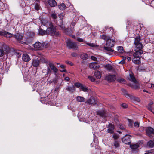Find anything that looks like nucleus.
Segmentation results:
<instances>
[{
  "label": "nucleus",
  "instance_id": "obj_49",
  "mask_svg": "<svg viewBox=\"0 0 154 154\" xmlns=\"http://www.w3.org/2000/svg\"><path fill=\"white\" fill-rule=\"evenodd\" d=\"M66 62L67 64H69L71 66H72L73 65V64L70 61H66Z\"/></svg>",
  "mask_w": 154,
  "mask_h": 154
},
{
  "label": "nucleus",
  "instance_id": "obj_25",
  "mask_svg": "<svg viewBox=\"0 0 154 154\" xmlns=\"http://www.w3.org/2000/svg\"><path fill=\"white\" fill-rule=\"evenodd\" d=\"M104 67L107 70L109 71H112L113 68L112 66L110 64H107L104 66Z\"/></svg>",
  "mask_w": 154,
  "mask_h": 154
},
{
  "label": "nucleus",
  "instance_id": "obj_23",
  "mask_svg": "<svg viewBox=\"0 0 154 154\" xmlns=\"http://www.w3.org/2000/svg\"><path fill=\"white\" fill-rule=\"evenodd\" d=\"M39 64V61L38 60H34L32 62V65L34 67H37Z\"/></svg>",
  "mask_w": 154,
  "mask_h": 154
},
{
  "label": "nucleus",
  "instance_id": "obj_32",
  "mask_svg": "<svg viewBox=\"0 0 154 154\" xmlns=\"http://www.w3.org/2000/svg\"><path fill=\"white\" fill-rule=\"evenodd\" d=\"M147 146L149 147L152 148L154 146V143L152 141L150 140L147 143Z\"/></svg>",
  "mask_w": 154,
  "mask_h": 154
},
{
  "label": "nucleus",
  "instance_id": "obj_63",
  "mask_svg": "<svg viewBox=\"0 0 154 154\" xmlns=\"http://www.w3.org/2000/svg\"><path fill=\"white\" fill-rule=\"evenodd\" d=\"M104 115H105V114H104V112H102L100 114V116L103 117L104 116Z\"/></svg>",
  "mask_w": 154,
  "mask_h": 154
},
{
  "label": "nucleus",
  "instance_id": "obj_48",
  "mask_svg": "<svg viewBox=\"0 0 154 154\" xmlns=\"http://www.w3.org/2000/svg\"><path fill=\"white\" fill-rule=\"evenodd\" d=\"M134 126L136 127H138L139 126V123L138 122H136L134 123Z\"/></svg>",
  "mask_w": 154,
  "mask_h": 154
},
{
  "label": "nucleus",
  "instance_id": "obj_13",
  "mask_svg": "<svg viewBox=\"0 0 154 154\" xmlns=\"http://www.w3.org/2000/svg\"><path fill=\"white\" fill-rule=\"evenodd\" d=\"M108 129L107 131L110 134L114 132V126L112 124H109L108 126Z\"/></svg>",
  "mask_w": 154,
  "mask_h": 154
},
{
  "label": "nucleus",
  "instance_id": "obj_22",
  "mask_svg": "<svg viewBox=\"0 0 154 154\" xmlns=\"http://www.w3.org/2000/svg\"><path fill=\"white\" fill-rule=\"evenodd\" d=\"M112 47H109L108 46L104 47V49L105 50V51L107 52V54H109L111 53L112 52H113V50L111 48Z\"/></svg>",
  "mask_w": 154,
  "mask_h": 154
},
{
  "label": "nucleus",
  "instance_id": "obj_26",
  "mask_svg": "<svg viewBox=\"0 0 154 154\" xmlns=\"http://www.w3.org/2000/svg\"><path fill=\"white\" fill-rule=\"evenodd\" d=\"M94 75L97 79H100L101 76V72L98 71L95 72L94 73Z\"/></svg>",
  "mask_w": 154,
  "mask_h": 154
},
{
  "label": "nucleus",
  "instance_id": "obj_64",
  "mask_svg": "<svg viewBox=\"0 0 154 154\" xmlns=\"http://www.w3.org/2000/svg\"><path fill=\"white\" fill-rule=\"evenodd\" d=\"M153 104H154L153 102V101H150V102H149V104H150V105H152Z\"/></svg>",
  "mask_w": 154,
  "mask_h": 154
},
{
  "label": "nucleus",
  "instance_id": "obj_34",
  "mask_svg": "<svg viewBox=\"0 0 154 154\" xmlns=\"http://www.w3.org/2000/svg\"><path fill=\"white\" fill-rule=\"evenodd\" d=\"M100 38L102 39H103L104 40H106L107 41V40L110 38V37L104 35H102L100 36Z\"/></svg>",
  "mask_w": 154,
  "mask_h": 154
},
{
  "label": "nucleus",
  "instance_id": "obj_54",
  "mask_svg": "<svg viewBox=\"0 0 154 154\" xmlns=\"http://www.w3.org/2000/svg\"><path fill=\"white\" fill-rule=\"evenodd\" d=\"M88 45L91 47H94L95 46V45L93 43H88Z\"/></svg>",
  "mask_w": 154,
  "mask_h": 154
},
{
  "label": "nucleus",
  "instance_id": "obj_35",
  "mask_svg": "<svg viewBox=\"0 0 154 154\" xmlns=\"http://www.w3.org/2000/svg\"><path fill=\"white\" fill-rule=\"evenodd\" d=\"M64 32L67 35H70L72 32V31L69 29H65Z\"/></svg>",
  "mask_w": 154,
  "mask_h": 154
},
{
  "label": "nucleus",
  "instance_id": "obj_51",
  "mask_svg": "<svg viewBox=\"0 0 154 154\" xmlns=\"http://www.w3.org/2000/svg\"><path fill=\"white\" fill-rule=\"evenodd\" d=\"M91 59L94 61H96L97 60V58L94 56H91Z\"/></svg>",
  "mask_w": 154,
  "mask_h": 154
},
{
  "label": "nucleus",
  "instance_id": "obj_21",
  "mask_svg": "<svg viewBox=\"0 0 154 154\" xmlns=\"http://www.w3.org/2000/svg\"><path fill=\"white\" fill-rule=\"evenodd\" d=\"M122 91L123 93H124L125 96L127 98H130L131 99L134 98V97L132 96H130L129 94H128L126 90L124 89H122Z\"/></svg>",
  "mask_w": 154,
  "mask_h": 154
},
{
  "label": "nucleus",
  "instance_id": "obj_52",
  "mask_svg": "<svg viewBox=\"0 0 154 154\" xmlns=\"http://www.w3.org/2000/svg\"><path fill=\"white\" fill-rule=\"evenodd\" d=\"M77 40L78 41L80 42H83V39L79 38H77Z\"/></svg>",
  "mask_w": 154,
  "mask_h": 154
},
{
  "label": "nucleus",
  "instance_id": "obj_14",
  "mask_svg": "<svg viewBox=\"0 0 154 154\" xmlns=\"http://www.w3.org/2000/svg\"><path fill=\"white\" fill-rule=\"evenodd\" d=\"M22 58L23 60L24 61L26 62H28L31 59L29 56L27 54H23L22 56Z\"/></svg>",
  "mask_w": 154,
  "mask_h": 154
},
{
  "label": "nucleus",
  "instance_id": "obj_45",
  "mask_svg": "<svg viewBox=\"0 0 154 154\" xmlns=\"http://www.w3.org/2000/svg\"><path fill=\"white\" fill-rule=\"evenodd\" d=\"M113 137L115 139H118L119 137L116 134H114L113 135Z\"/></svg>",
  "mask_w": 154,
  "mask_h": 154
},
{
  "label": "nucleus",
  "instance_id": "obj_50",
  "mask_svg": "<svg viewBox=\"0 0 154 154\" xmlns=\"http://www.w3.org/2000/svg\"><path fill=\"white\" fill-rule=\"evenodd\" d=\"M122 106L123 108H125L127 107L128 106L125 103H123L122 104Z\"/></svg>",
  "mask_w": 154,
  "mask_h": 154
},
{
  "label": "nucleus",
  "instance_id": "obj_7",
  "mask_svg": "<svg viewBox=\"0 0 154 154\" xmlns=\"http://www.w3.org/2000/svg\"><path fill=\"white\" fill-rule=\"evenodd\" d=\"M131 138V137L130 135H126L122 138V141L125 144H129L131 143L130 139Z\"/></svg>",
  "mask_w": 154,
  "mask_h": 154
},
{
  "label": "nucleus",
  "instance_id": "obj_42",
  "mask_svg": "<svg viewBox=\"0 0 154 154\" xmlns=\"http://www.w3.org/2000/svg\"><path fill=\"white\" fill-rule=\"evenodd\" d=\"M88 78L92 82H94L95 80L94 78L92 76H88Z\"/></svg>",
  "mask_w": 154,
  "mask_h": 154
},
{
  "label": "nucleus",
  "instance_id": "obj_61",
  "mask_svg": "<svg viewBox=\"0 0 154 154\" xmlns=\"http://www.w3.org/2000/svg\"><path fill=\"white\" fill-rule=\"evenodd\" d=\"M16 54L18 58L20 57L21 54L20 53H17Z\"/></svg>",
  "mask_w": 154,
  "mask_h": 154
},
{
  "label": "nucleus",
  "instance_id": "obj_15",
  "mask_svg": "<svg viewBox=\"0 0 154 154\" xmlns=\"http://www.w3.org/2000/svg\"><path fill=\"white\" fill-rule=\"evenodd\" d=\"M88 103L89 104H96L97 103V100L93 97H91L88 101Z\"/></svg>",
  "mask_w": 154,
  "mask_h": 154
},
{
  "label": "nucleus",
  "instance_id": "obj_40",
  "mask_svg": "<svg viewBox=\"0 0 154 154\" xmlns=\"http://www.w3.org/2000/svg\"><path fill=\"white\" fill-rule=\"evenodd\" d=\"M147 107L148 109L150 110L152 112H153V113H154L152 112V105H150V104H148V106H147Z\"/></svg>",
  "mask_w": 154,
  "mask_h": 154
},
{
  "label": "nucleus",
  "instance_id": "obj_8",
  "mask_svg": "<svg viewBox=\"0 0 154 154\" xmlns=\"http://www.w3.org/2000/svg\"><path fill=\"white\" fill-rule=\"evenodd\" d=\"M106 79L109 82H112L115 80L116 76L115 75H109L106 76Z\"/></svg>",
  "mask_w": 154,
  "mask_h": 154
},
{
  "label": "nucleus",
  "instance_id": "obj_41",
  "mask_svg": "<svg viewBox=\"0 0 154 154\" xmlns=\"http://www.w3.org/2000/svg\"><path fill=\"white\" fill-rule=\"evenodd\" d=\"M40 8V6L39 5L37 4H36L35 5V10L38 11L39 10Z\"/></svg>",
  "mask_w": 154,
  "mask_h": 154
},
{
  "label": "nucleus",
  "instance_id": "obj_19",
  "mask_svg": "<svg viewBox=\"0 0 154 154\" xmlns=\"http://www.w3.org/2000/svg\"><path fill=\"white\" fill-rule=\"evenodd\" d=\"M48 3L49 5L51 7H54L57 5V3L55 0H48Z\"/></svg>",
  "mask_w": 154,
  "mask_h": 154
},
{
  "label": "nucleus",
  "instance_id": "obj_5",
  "mask_svg": "<svg viewBox=\"0 0 154 154\" xmlns=\"http://www.w3.org/2000/svg\"><path fill=\"white\" fill-rule=\"evenodd\" d=\"M67 46L69 49H73L74 50H77L78 47L76 44L72 42L70 40H68L67 41Z\"/></svg>",
  "mask_w": 154,
  "mask_h": 154
},
{
  "label": "nucleus",
  "instance_id": "obj_3",
  "mask_svg": "<svg viewBox=\"0 0 154 154\" xmlns=\"http://www.w3.org/2000/svg\"><path fill=\"white\" fill-rule=\"evenodd\" d=\"M140 37H137L135 38L134 42L135 45V51L142 50L143 45L140 42Z\"/></svg>",
  "mask_w": 154,
  "mask_h": 154
},
{
  "label": "nucleus",
  "instance_id": "obj_17",
  "mask_svg": "<svg viewBox=\"0 0 154 154\" xmlns=\"http://www.w3.org/2000/svg\"><path fill=\"white\" fill-rule=\"evenodd\" d=\"M76 86L78 87H80L82 91L85 92H88V89L85 86L79 84L76 85Z\"/></svg>",
  "mask_w": 154,
  "mask_h": 154
},
{
  "label": "nucleus",
  "instance_id": "obj_36",
  "mask_svg": "<svg viewBox=\"0 0 154 154\" xmlns=\"http://www.w3.org/2000/svg\"><path fill=\"white\" fill-rule=\"evenodd\" d=\"M39 33L41 35H43L46 34V30L45 31L42 29H39Z\"/></svg>",
  "mask_w": 154,
  "mask_h": 154
},
{
  "label": "nucleus",
  "instance_id": "obj_43",
  "mask_svg": "<svg viewBox=\"0 0 154 154\" xmlns=\"http://www.w3.org/2000/svg\"><path fill=\"white\" fill-rule=\"evenodd\" d=\"M58 16L60 19L61 20H62L63 18L64 17V14L63 13H61L60 14H59Z\"/></svg>",
  "mask_w": 154,
  "mask_h": 154
},
{
  "label": "nucleus",
  "instance_id": "obj_16",
  "mask_svg": "<svg viewBox=\"0 0 154 154\" xmlns=\"http://www.w3.org/2000/svg\"><path fill=\"white\" fill-rule=\"evenodd\" d=\"M48 64L49 65L50 69H51V70H52L54 72H56L58 71L57 69L51 62H49L48 63Z\"/></svg>",
  "mask_w": 154,
  "mask_h": 154
},
{
  "label": "nucleus",
  "instance_id": "obj_56",
  "mask_svg": "<svg viewBox=\"0 0 154 154\" xmlns=\"http://www.w3.org/2000/svg\"><path fill=\"white\" fill-rule=\"evenodd\" d=\"M125 125H120L119 128L122 129H125Z\"/></svg>",
  "mask_w": 154,
  "mask_h": 154
},
{
  "label": "nucleus",
  "instance_id": "obj_44",
  "mask_svg": "<svg viewBox=\"0 0 154 154\" xmlns=\"http://www.w3.org/2000/svg\"><path fill=\"white\" fill-rule=\"evenodd\" d=\"M128 122H129V123L128 124L129 125V126L131 127L133 124V123L132 121H131V120L130 119H128Z\"/></svg>",
  "mask_w": 154,
  "mask_h": 154
},
{
  "label": "nucleus",
  "instance_id": "obj_4",
  "mask_svg": "<svg viewBox=\"0 0 154 154\" xmlns=\"http://www.w3.org/2000/svg\"><path fill=\"white\" fill-rule=\"evenodd\" d=\"M9 51V47L7 45H3L0 49V57L3 56L5 54L7 53Z\"/></svg>",
  "mask_w": 154,
  "mask_h": 154
},
{
  "label": "nucleus",
  "instance_id": "obj_6",
  "mask_svg": "<svg viewBox=\"0 0 154 154\" xmlns=\"http://www.w3.org/2000/svg\"><path fill=\"white\" fill-rule=\"evenodd\" d=\"M34 48L37 50H40L42 49L43 48L45 47V43L43 42L42 43L39 42H36L34 45Z\"/></svg>",
  "mask_w": 154,
  "mask_h": 154
},
{
  "label": "nucleus",
  "instance_id": "obj_12",
  "mask_svg": "<svg viewBox=\"0 0 154 154\" xmlns=\"http://www.w3.org/2000/svg\"><path fill=\"white\" fill-rule=\"evenodd\" d=\"M97 63L96 62H92L90 63L89 64L90 68L94 70L97 69L99 68L100 66L96 65Z\"/></svg>",
  "mask_w": 154,
  "mask_h": 154
},
{
  "label": "nucleus",
  "instance_id": "obj_46",
  "mask_svg": "<svg viewBox=\"0 0 154 154\" xmlns=\"http://www.w3.org/2000/svg\"><path fill=\"white\" fill-rule=\"evenodd\" d=\"M71 55L72 57H76L78 56V54L75 53H72L71 54Z\"/></svg>",
  "mask_w": 154,
  "mask_h": 154
},
{
  "label": "nucleus",
  "instance_id": "obj_11",
  "mask_svg": "<svg viewBox=\"0 0 154 154\" xmlns=\"http://www.w3.org/2000/svg\"><path fill=\"white\" fill-rule=\"evenodd\" d=\"M147 134L150 137L152 134H154V129L151 127L148 128L146 130Z\"/></svg>",
  "mask_w": 154,
  "mask_h": 154
},
{
  "label": "nucleus",
  "instance_id": "obj_55",
  "mask_svg": "<svg viewBox=\"0 0 154 154\" xmlns=\"http://www.w3.org/2000/svg\"><path fill=\"white\" fill-rule=\"evenodd\" d=\"M60 27H61V28L62 30H63L64 31H65V29H65V28L64 27V26L63 25H61Z\"/></svg>",
  "mask_w": 154,
  "mask_h": 154
},
{
  "label": "nucleus",
  "instance_id": "obj_9",
  "mask_svg": "<svg viewBox=\"0 0 154 154\" xmlns=\"http://www.w3.org/2000/svg\"><path fill=\"white\" fill-rule=\"evenodd\" d=\"M115 43V41L112 39L109 38L106 42V45L109 47H112Z\"/></svg>",
  "mask_w": 154,
  "mask_h": 154
},
{
  "label": "nucleus",
  "instance_id": "obj_30",
  "mask_svg": "<svg viewBox=\"0 0 154 154\" xmlns=\"http://www.w3.org/2000/svg\"><path fill=\"white\" fill-rule=\"evenodd\" d=\"M130 146L132 149H136L139 147V146L138 144H136L131 145Z\"/></svg>",
  "mask_w": 154,
  "mask_h": 154
},
{
  "label": "nucleus",
  "instance_id": "obj_24",
  "mask_svg": "<svg viewBox=\"0 0 154 154\" xmlns=\"http://www.w3.org/2000/svg\"><path fill=\"white\" fill-rule=\"evenodd\" d=\"M134 83L133 84L131 85V87L135 89H138L140 88V85L137 82V81H136V83Z\"/></svg>",
  "mask_w": 154,
  "mask_h": 154
},
{
  "label": "nucleus",
  "instance_id": "obj_18",
  "mask_svg": "<svg viewBox=\"0 0 154 154\" xmlns=\"http://www.w3.org/2000/svg\"><path fill=\"white\" fill-rule=\"evenodd\" d=\"M119 142L117 140H115L112 145V148L113 149H115L119 147Z\"/></svg>",
  "mask_w": 154,
  "mask_h": 154
},
{
  "label": "nucleus",
  "instance_id": "obj_38",
  "mask_svg": "<svg viewBox=\"0 0 154 154\" xmlns=\"http://www.w3.org/2000/svg\"><path fill=\"white\" fill-rule=\"evenodd\" d=\"M88 56L86 54H84L81 55V57L83 59H86L88 58Z\"/></svg>",
  "mask_w": 154,
  "mask_h": 154
},
{
  "label": "nucleus",
  "instance_id": "obj_58",
  "mask_svg": "<svg viewBox=\"0 0 154 154\" xmlns=\"http://www.w3.org/2000/svg\"><path fill=\"white\" fill-rule=\"evenodd\" d=\"M70 79L68 77H66L64 78V80L66 81H69V80Z\"/></svg>",
  "mask_w": 154,
  "mask_h": 154
},
{
  "label": "nucleus",
  "instance_id": "obj_20",
  "mask_svg": "<svg viewBox=\"0 0 154 154\" xmlns=\"http://www.w3.org/2000/svg\"><path fill=\"white\" fill-rule=\"evenodd\" d=\"M51 71L49 67H48L46 69H44L42 70L43 73H45V76L47 77L48 75L50 74Z\"/></svg>",
  "mask_w": 154,
  "mask_h": 154
},
{
  "label": "nucleus",
  "instance_id": "obj_29",
  "mask_svg": "<svg viewBox=\"0 0 154 154\" xmlns=\"http://www.w3.org/2000/svg\"><path fill=\"white\" fill-rule=\"evenodd\" d=\"M66 89L69 92H73L75 90V87L74 86L72 87H68L66 88Z\"/></svg>",
  "mask_w": 154,
  "mask_h": 154
},
{
  "label": "nucleus",
  "instance_id": "obj_62",
  "mask_svg": "<svg viewBox=\"0 0 154 154\" xmlns=\"http://www.w3.org/2000/svg\"><path fill=\"white\" fill-rule=\"evenodd\" d=\"M119 82H125V80L123 79H121L119 80Z\"/></svg>",
  "mask_w": 154,
  "mask_h": 154
},
{
  "label": "nucleus",
  "instance_id": "obj_27",
  "mask_svg": "<svg viewBox=\"0 0 154 154\" xmlns=\"http://www.w3.org/2000/svg\"><path fill=\"white\" fill-rule=\"evenodd\" d=\"M128 79L131 81L133 82L134 83H136V80L135 77L131 74L129 75V77L128 78Z\"/></svg>",
  "mask_w": 154,
  "mask_h": 154
},
{
  "label": "nucleus",
  "instance_id": "obj_53",
  "mask_svg": "<svg viewBox=\"0 0 154 154\" xmlns=\"http://www.w3.org/2000/svg\"><path fill=\"white\" fill-rule=\"evenodd\" d=\"M153 84H149L147 85V87L148 88H152Z\"/></svg>",
  "mask_w": 154,
  "mask_h": 154
},
{
  "label": "nucleus",
  "instance_id": "obj_1",
  "mask_svg": "<svg viewBox=\"0 0 154 154\" xmlns=\"http://www.w3.org/2000/svg\"><path fill=\"white\" fill-rule=\"evenodd\" d=\"M47 26L48 27L47 28L46 30L47 34L51 36H58L60 35V33L57 31L56 27L54 26L51 23H48Z\"/></svg>",
  "mask_w": 154,
  "mask_h": 154
},
{
  "label": "nucleus",
  "instance_id": "obj_60",
  "mask_svg": "<svg viewBox=\"0 0 154 154\" xmlns=\"http://www.w3.org/2000/svg\"><path fill=\"white\" fill-rule=\"evenodd\" d=\"M125 61H124V60H122V61H121L120 62H119V64H123L124 63H125Z\"/></svg>",
  "mask_w": 154,
  "mask_h": 154
},
{
  "label": "nucleus",
  "instance_id": "obj_47",
  "mask_svg": "<svg viewBox=\"0 0 154 154\" xmlns=\"http://www.w3.org/2000/svg\"><path fill=\"white\" fill-rule=\"evenodd\" d=\"M80 121H82L83 122H86V123H90V122L89 121H87L85 119H80Z\"/></svg>",
  "mask_w": 154,
  "mask_h": 154
},
{
  "label": "nucleus",
  "instance_id": "obj_39",
  "mask_svg": "<svg viewBox=\"0 0 154 154\" xmlns=\"http://www.w3.org/2000/svg\"><path fill=\"white\" fill-rule=\"evenodd\" d=\"M51 17L54 20L56 19L57 16L56 14L54 13L52 14H51Z\"/></svg>",
  "mask_w": 154,
  "mask_h": 154
},
{
  "label": "nucleus",
  "instance_id": "obj_31",
  "mask_svg": "<svg viewBox=\"0 0 154 154\" xmlns=\"http://www.w3.org/2000/svg\"><path fill=\"white\" fill-rule=\"evenodd\" d=\"M77 101L79 102H85V99L82 97L78 96L76 98Z\"/></svg>",
  "mask_w": 154,
  "mask_h": 154
},
{
  "label": "nucleus",
  "instance_id": "obj_57",
  "mask_svg": "<svg viewBox=\"0 0 154 154\" xmlns=\"http://www.w3.org/2000/svg\"><path fill=\"white\" fill-rule=\"evenodd\" d=\"M149 79H147L146 78H145L144 79V82L146 83H148V82H149Z\"/></svg>",
  "mask_w": 154,
  "mask_h": 154
},
{
  "label": "nucleus",
  "instance_id": "obj_33",
  "mask_svg": "<svg viewBox=\"0 0 154 154\" xmlns=\"http://www.w3.org/2000/svg\"><path fill=\"white\" fill-rule=\"evenodd\" d=\"M58 8L60 10H63L65 9L66 7L64 4L62 3L58 5Z\"/></svg>",
  "mask_w": 154,
  "mask_h": 154
},
{
  "label": "nucleus",
  "instance_id": "obj_2",
  "mask_svg": "<svg viewBox=\"0 0 154 154\" xmlns=\"http://www.w3.org/2000/svg\"><path fill=\"white\" fill-rule=\"evenodd\" d=\"M143 53L142 50L135 51V52L133 54V58L132 62L136 64H139L140 63V57L141 54Z\"/></svg>",
  "mask_w": 154,
  "mask_h": 154
},
{
  "label": "nucleus",
  "instance_id": "obj_28",
  "mask_svg": "<svg viewBox=\"0 0 154 154\" xmlns=\"http://www.w3.org/2000/svg\"><path fill=\"white\" fill-rule=\"evenodd\" d=\"M15 38L18 40H20L22 39L23 36L19 33H17L14 35Z\"/></svg>",
  "mask_w": 154,
  "mask_h": 154
},
{
  "label": "nucleus",
  "instance_id": "obj_37",
  "mask_svg": "<svg viewBox=\"0 0 154 154\" xmlns=\"http://www.w3.org/2000/svg\"><path fill=\"white\" fill-rule=\"evenodd\" d=\"M118 51L120 53H123L124 52V50L123 47L122 46L118 47L117 48Z\"/></svg>",
  "mask_w": 154,
  "mask_h": 154
},
{
  "label": "nucleus",
  "instance_id": "obj_10",
  "mask_svg": "<svg viewBox=\"0 0 154 154\" xmlns=\"http://www.w3.org/2000/svg\"><path fill=\"white\" fill-rule=\"evenodd\" d=\"M0 35L5 36L7 38H10L12 36V34L11 33L3 30H0Z\"/></svg>",
  "mask_w": 154,
  "mask_h": 154
},
{
  "label": "nucleus",
  "instance_id": "obj_59",
  "mask_svg": "<svg viewBox=\"0 0 154 154\" xmlns=\"http://www.w3.org/2000/svg\"><path fill=\"white\" fill-rule=\"evenodd\" d=\"M39 84L38 83L37 84H34L33 87V88H36L37 87L38 85Z\"/></svg>",
  "mask_w": 154,
  "mask_h": 154
}]
</instances>
